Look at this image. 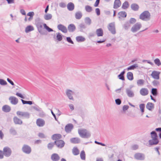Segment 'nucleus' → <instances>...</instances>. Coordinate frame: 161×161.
I'll return each instance as SVG.
<instances>
[{
	"instance_id": "nucleus-1",
	"label": "nucleus",
	"mask_w": 161,
	"mask_h": 161,
	"mask_svg": "<svg viewBox=\"0 0 161 161\" xmlns=\"http://www.w3.org/2000/svg\"><path fill=\"white\" fill-rule=\"evenodd\" d=\"M151 135L152 139L149 141V144L151 145L157 144L159 142V141L156 133L155 131H153L151 132Z\"/></svg>"
},
{
	"instance_id": "nucleus-2",
	"label": "nucleus",
	"mask_w": 161,
	"mask_h": 161,
	"mask_svg": "<svg viewBox=\"0 0 161 161\" xmlns=\"http://www.w3.org/2000/svg\"><path fill=\"white\" fill-rule=\"evenodd\" d=\"M42 20L39 18H36L35 21V24L39 33L42 35H44V33L42 31V25H43Z\"/></svg>"
},
{
	"instance_id": "nucleus-3",
	"label": "nucleus",
	"mask_w": 161,
	"mask_h": 161,
	"mask_svg": "<svg viewBox=\"0 0 161 161\" xmlns=\"http://www.w3.org/2000/svg\"><path fill=\"white\" fill-rule=\"evenodd\" d=\"M78 132L80 136L83 138H88L91 136L90 132L86 129L78 130Z\"/></svg>"
},
{
	"instance_id": "nucleus-4",
	"label": "nucleus",
	"mask_w": 161,
	"mask_h": 161,
	"mask_svg": "<svg viewBox=\"0 0 161 161\" xmlns=\"http://www.w3.org/2000/svg\"><path fill=\"white\" fill-rule=\"evenodd\" d=\"M139 18L143 21H149L151 19L150 13L148 11H145L140 14Z\"/></svg>"
},
{
	"instance_id": "nucleus-5",
	"label": "nucleus",
	"mask_w": 161,
	"mask_h": 161,
	"mask_svg": "<svg viewBox=\"0 0 161 161\" xmlns=\"http://www.w3.org/2000/svg\"><path fill=\"white\" fill-rule=\"evenodd\" d=\"M16 114L19 117L22 119L24 118L28 119L30 116L29 113L27 112L18 111L16 112Z\"/></svg>"
},
{
	"instance_id": "nucleus-6",
	"label": "nucleus",
	"mask_w": 161,
	"mask_h": 161,
	"mask_svg": "<svg viewBox=\"0 0 161 161\" xmlns=\"http://www.w3.org/2000/svg\"><path fill=\"white\" fill-rule=\"evenodd\" d=\"M142 26V24L140 22H137L132 27L131 31L133 33L139 31Z\"/></svg>"
},
{
	"instance_id": "nucleus-7",
	"label": "nucleus",
	"mask_w": 161,
	"mask_h": 161,
	"mask_svg": "<svg viewBox=\"0 0 161 161\" xmlns=\"http://www.w3.org/2000/svg\"><path fill=\"white\" fill-rule=\"evenodd\" d=\"M4 155L6 157H9L11 154L12 151L11 149L8 147H5L3 150Z\"/></svg>"
},
{
	"instance_id": "nucleus-8",
	"label": "nucleus",
	"mask_w": 161,
	"mask_h": 161,
	"mask_svg": "<svg viewBox=\"0 0 161 161\" xmlns=\"http://www.w3.org/2000/svg\"><path fill=\"white\" fill-rule=\"evenodd\" d=\"M134 158L136 160H143L145 159L144 154L141 153H137L134 155Z\"/></svg>"
},
{
	"instance_id": "nucleus-9",
	"label": "nucleus",
	"mask_w": 161,
	"mask_h": 161,
	"mask_svg": "<svg viewBox=\"0 0 161 161\" xmlns=\"http://www.w3.org/2000/svg\"><path fill=\"white\" fill-rule=\"evenodd\" d=\"M125 92L127 96L129 97H133L135 96L133 91L131 88H127L125 89Z\"/></svg>"
},
{
	"instance_id": "nucleus-10",
	"label": "nucleus",
	"mask_w": 161,
	"mask_h": 161,
	"mask_svg": "<svg viewBox=\"0 0 161 161\" xmlns=\"http://www.w3.org/2000/svg\"><path fill=\"white\" fill-rule=\"evenodd\" d=\"M108 28L109 31L112 34H114L116 33L115 24L114 22L109 24L108 26Z\"/></svg>"
},
{
	"instance_id": "nucleus-11",
	"label": "nucleus",
	"mask_w": 161,
	"mask_h": 161,
	"mask_svg": "<svg viewBox=\"0 0 161 161\" xmlns=\"http://www.w3.org/2000/svg\"><path fill=\"white\" fill-rule=\"evenodd\" d=\"M66 94L69 99L74 100V98L72 96V95L74 94L73 91L69 89H67L66 91Z\"/></svg>"
},
{
	"instance_id": "nucleus-12",
	"label": "nucleus",
	"mask_w": 161,
	"mask_h": 161,
	"mask_svg": "<svg viewBox=\"0 0 161 161\" xmlns=\"http://www.w3.org/2000/svg\"><path fill=\"white\" fill-rule=\"evenodd\" d=\"M160 73V72L159 71L154 70L152 72L151 75L153 79L156 80H159V75Z\"/></svg>"
},
{
	"instance_id": "nucleus-13",
	"label": "nucleus",
	"mask_w": 161,
	"mask_h": 161,
	"mask_svg": "<svg viewBox=\"0 0 161 161\" xmlns=\"http://www.w3.org/2000/svg\"><path fill=\"white\" fill-rule=\"evenodd\" d=\"M9 100L13 105H16L18 103V99L14 96H10L9 98Z\"/></svg>"
},
{
	"instance_id": "nucleus-14",
	"label": "nucleus",
	"mask_w": 161,
	"mask_h": 161,
	"mask_svg": "<svg viewBox=\"0 0 161 161\" xmlns=\"http://www.w3.org/2000/svg\"><path fill=\"white\" fill-rule=\"evenodd\" d=\"M22 150L24 153L28 154L30 153L31 152V148L26 145H24L22 147Z\"/></svg>"
},
{
	"instance_id": "nucleus-15",
	"label": "nucleus",
	"mask_w": 161,
	"mask_h": 161,
	"mask_svg": "<svg viewBox=\"0 0 161 161\" xmlns=\"http://www.w3.org/2000/svg\"><path fill=\"white\" fill-rule=\"evenodd\" d=\"M58 29L64 33H66L67 32V28L63 25L59 24L57 26Z\"/></svg>"
},
{
	"instance_id": "nucleus-16",
	"label": "nucleus",
	"mask_w": 161,
	"mask_h": 161,
	"mask_svg": "<svg viewBox=\"0 0 161 161\" xmlns=\"http://www.w3.org/2000/svg\"><path fill=\"white\" fill-rule=\"evenodd\" d=\"M54 143L59 148L63 147L64 145V141L62 140H57L55 141Z\"/></svg>"
},
{
	"instance_id": "nucleus-17",
	"label": "nucleus",
	"mask_w": 161,
	"mask_h": 161,
	"mask_svg": "<svg viewBox=\"0 0 161 161\" xmlns=\"http://www.w3.org/2000/svg\"><path fill=\"white\" fill-rule=\"evenodd\" d=\"M36 123L38 126L42 127L44 125L45 122L43 119L39 118L37 119Z\"/></svg>"
},
{
	"instance_id": "nucleus-18",
	"label": "nucleus",
	"mask_w": 161,
	"mask_h": 161,
	"mask_svg": "<svg viewBox=\"0 0 161 161\" xmlns=\"http://www.w3.org/2000/svg\"><path fill=\"white\" fill-rule=\"evenodd\" d=\"M140 93L142 96H145L148 94V91L147 88H141L140 90Z\"/></svg>"
},
{
	"instance_id": "nucleus-19",
	"label": "nucleus",
	"mask_w": 161,
	"mask_h": 161,
	"mask_svg": "<svg viewBox=\"0 0 161 161\" xmlns=\"http://www.w3.org/2000/svg\"><path fill=\"white\" fill-rule=\"evenodd\" d=\"M73 127V125L72 124H68L65 127V130L66 132L69 133L70 132Z\"/></svg>"
},
{
	"instance_id": "nucleus-20",
	"label": "nucleus",
	"mask_w": 161,
	"mask_h": 161,
	"mask_svg": "<svg viewBox=\"0 0 161 161\" xmlns=\"http://www.w3.org/2000/svg\"><path fill=\"white\" fill-rule=\"evenodd\" d=\"M51 158L53 161H58L60 159V157L57 154L53 153L51 155Z\"/></svg>"
},
{
	"instance_id": "nucleus-21",
	"label": "nucleus",
	"mask_w": 161,
	"mask_h": 161,
	"mask_svg": "<svg viewBox=\"0 0 161 161\" xmlns=\"http://www.w3.org/2000/svg\"><path fill=\"white\" fill-rule=\"evenodd\" d=\"M68 29L69 32H73L75 30L76 27L74 24H70L68 27Z\"/></svg>"
},
{
	"instance_id": "nucleus-22",
	"label": "nucleus",
	"mask_w": 161,
	"mask_h": 161,
	"mask_svg": "<svg viewBox=\"0 0 161 161\" xmlns=\"http://www.w3.org/2000/svg\"><path fill=\"white\" fill-rule=\"evenodd\" d=\"M34 29L33 26L29 25L27 26L25 28V32L26 33H28L30 31H33Z\"/></svg>"
},
{
	"instance_id": "nucleus-23",
	"label": "nucleus",
	"mask_w": 161,
	"mask_h": 161,
	"mask_svg": "<svg viewBox=\"0 0 161 161\" xmlns=\"http://www.w3.org/2000/svg\"><path fill=\"white\" fill-rule=\"evenodd\" d=\"M121 5V3L119 0H115L114 3V8H117L120 6Z\"/></svg>"
},
{
	"instance_id": "nucleus-24",
	"label": "nucleus",
	"mask_w": 161,
	"mask_h": 161,
	"mask_svg": "<svg viewBox=\"0 0 161 161\" xmlns=\"http://www.w3.org/2000/svg\"><path fill=\"white\" fill-rule=\"evenodd\" d=\"M82 16V14L80 11H78L75 14V18L77 19H80Z\"/></svg>"
},
{
	"instance_id": "nucleus-25",
	"label": "nucleus",
	"mask_w": 161,
	"mask_h": 161,
	"mask_svg": "<svg viewBox=\"0 0 161 161\" xmlns=\"http://www.w3.org/2000/svg\"><path fill=\"white\" fill-rule=\"evenodd\" d=\"M96 33L98 36H102L103 34V31L102 28L97 29L96 31Z\"/></svg>"
},
{
	"instance_id": "nucleus-26",
	"label": "nucleus",
	"mask_w": 161,
	"mask_h": 161,
	"mask_svg": "<svg viewBox=\"0 0 161 161\" xmlns=\"http://www.w3.org/2000/svg\"><path fill=\"white\" fill-rule=\"evenodd\" d=\"M14 121L15 124L21 125L22 123V121L16 117L14 118Z\"/></svg>"
},
{
	"instance_id": "nucleus-27",
	"label": "nucleus",
	"mask_w": 161,
	"mask_h": 161,
	"mask_svg": "<svg viewBox=\"0 0 161 161\" xmlns=\"http://www.w3.org/2000/svg\"><path fill=\"white\" fill-rule=\"evenodd\" d=\"M138 65L137 64H134L129 67H128L126 69L128 70H134L136 69H138Z\"/></svg>"
},
{
	"instance_id": "nucleus-28",
	"label": "nucleus",
	"mask_w": 161,
	"mask_h": 161,
	"mask_svg": "<svg viewBox=\"0 0 161 161\" xmlns=\"http://www.w3.org/2000/svg\"><path fill=\"white\" fill-rule=\"evenodd\" d=\"M76 40L78 42H82L85 41V38L82 36H78L76 37Z\"/></svg>"
},
{
	"instance_id": "nucleus-29",
	"label": "nucleus",
	"mask_w": 161,
	"mask_h": 161,
	"mask_svg": "<svg viewBox=\"0 0 161 161\" xmlns=\"http://www.w3.org/2000/svg\"><path fill=\"white\" fill-rule=\"evenodd\" d=\"M70 141L72 143L76 144L79 143L80 142V139L77 137L73 138L70 139Z\"/></svg>"
},
{
	"instance_id": "nucleus-30",
	"label": "nucleus",
	"mask_w": 161,
	"mask_h": 161,
	"mask_svg": "<svg viewBox=\"0 0 161 161\" xmlns=\"http://www.w3.org/2000/svg\"><path fill=\"white\" fill-rule=\"evenodd\" d=\"M2 110L5 112H8L10 111L11 108L8 105H5L3 106Z\"/></svg>"
},
{
	"instance_id": "nucleus-31",
	"label": "nucleus",
	"mask_w": 161,
	"mask_h": 161,
	"mask_svg": "<svg viewBox=\"0 0 161 161\" xmlns=\"http://www.w3.org/2000/svg\"><path fill=\"white\" fill-rule=\"evenodd\" d=\"M67 7L68 10L69 11H72L74 8V5L72 3H69L67 4Z\"/></svg>"
},
{
	"instance_id": "nucleus-32",
	"label": "nucleus",
	"mask_w": 161,
	"mask_h": 161,
	"mask_svg": "<svg viewBox=\"0 0 161 161\" xmlns=\"http://www.w3.org/2000/svg\"><path fill=\"white\" fill-rule=\"evenodd\" d=\"M61 137V136L59 134H55L53 135L52 136V139L53 140H57Z\"/></svg>"
},
{
	"instance_id": "nucleus-33",
	"label": "nucleus",
	"mask_w": 161,
	"mask_h": 161,
	"mask_svg": "<svg viewBox=\"0 0 161 161\" xmlns=\"http://www.w3.org/2000/svg\"><path fill=\"white\" fill-rule=\"evenodd\" d=\"M154 107L153 104L151 103H148L146 105V108L149 110H151Z\"/></svg>"
},
{
	"instance_id": "nucleus-34",
	"label": "nucleus",
	"mask_w": 161,
	"mask_h": 161,
	"mask_svg": "<svg viewBox=\"0 0 161 161\" xmlns=\"http://www.w3.org/2000/svg\"><path fill=\"white\" fill-rule=\"evenodd\" d=\"M127 77L129 80H132L133 79V73L130 72H128L127 74Z\"/></svg>"
},
{
	"instance_id": "nucleus-35",
	"label": "nucleus",
	"mask_w": 161,
	"mask_h": 161,
	"mask_svg": "<svg viewBox=\"0 0 161 161\" xmlns=\"http://www.w3.org/2000/svg\"><path fill=\"white\" fill-rule=\"evenodd\" d=\"M52 17V15L51 14H47L44 16V18L46 20H49L51 19Z\"/></svg>"
},
{
	"instance_id": "nucleus-36",
	"label": "nucleus",
	"mask_w": 161,
	"mask_h": 161,
	"mask_svg": "<svg viewBox=\"0 0 161 161\" xmlns=\"http://www.w3.org/2000/svg\"><path fill=\"white\" fill-rule=\"evenodd\" d=\"M85 23L88 25H90L92 23L91 19L89 17H86L84 19Z\"/></svg>"
},
{
	"instance_id": "nucleus-37",
	"label": "nucleus",
	"mask_w": 161,
	"mask_h": 161,
	"mask_svg": "<svg viewBox=\"0 0 161 161\" xmlns=\"http://www.w3.org/2000/svg\"><path fill=\"white\" fill-rule=\"evenodd\" d=\"M72 153L75 155H77L79 154V151L76 147H74L72 149Z\"/></svg>"
},
{
	"instance_id": "nucleus-38",
	"label": "nucleus",
	"mask_w": 161,
	"mask_h": 161,
	"mask_svg": "<svg viewBox=\"0 0 161 161\" xmlns=\"http://www.w3.org/2000/svg\"><path fill=\"white\" fill-rule=\"evenodd\" d=\"M131 9L134 11L137 10L139 8L138 5L136 4H133L131 6Z\"/></svg>"
},
{
	"instance_id": "nucleus-39",
	"label": "nucleus",
	"mask_w": 161,
	"mask_h": 161,
	"mask_svg": "<svg viewBox=\"0 0 161 161\" xmlns=\"http://www.w3.org/2000/svg\"><path fill=\"white\" fill-rule=\"evenodd\" d=\"M125 69L121 73L118 75V78L122 80H125V78L124 76V75L125 73Z\"/></svg>"
},
{
	"instance_id": "nucleus-40",
	"label": "nucleus",
	"mask_w": 161,
	"mask_h": 161,
	"mask_svg": "<svg viewBox=\"0 0 161 161\" xmlns=\"http://www.w3.org/2000/svg\"><path fill=\"white\" fill-rule=\"evenodd\" d=\"M9 131L10 134L13 135L14 136L17 135V132L14 128H11Z\"/></svg>"
},
{
	"instance_id": "nucleus-41",
	"label": "nucleus",
	"mask_w": 161,
	"mask_h": 161,
	"mask_svg": "<svg viewBox=\"0 0 161 161\" xmlns=\"http://www.w3.org/2000/svg\"><path fill=\"white\" fill-rule=\"evenodd\" d=\"M56 38L57 40L59 41H61L62 39V36L60 33H56Z\"/></svg>"
},
{
	"instance_id": "nucleus-42",
	"label": "nucleus",
	"mask_w": 161,
	"mask_h": 161,
	"mask_svg": "<svg viewBox=\"0 0 161 161\" xmlns=\"http://www.w3.org/2000/svg\"><path fill=\"white\" fill-rule=\"evenodd\" d=\"M80 157L81 159L83 160H85L86 158V154L84 150L81 151L80 153Z\"/></svg>"
},
{
	"instance_id": "nucleus-43",
	"label": "nucleus",
	"mask_w": 161,
	"mask_h": 161,
	"mask_svg": "<svg viewBox=\"0 0 161 161\" xmlns=\"http://www.w3.org/2000/svg\"><path fill=\"white\" fill-rule=\"evenodd\" d=\"M130 26V24L129 22H126L123 25V28L125 30L128 29Z\"/></svg>"
},
{
	"instance_id": "nucleus-44",
	"label": "nucleus",
	"mask_w": 161,
	"mask_h": 161,
	"mask_svg": "<svg viewBox=\"0 0 161 161\" xmlns=\"http://www.w3.org/2000/svg\"><path fill=\"white\" fill-rule=\"evenodd\" d=\"M154 62L155 64L159 66L161 65V62L159 59L157 58L154 60Z\"/></svg>"
},
{
	"instance_id": "nucleus-45",
	"label": "nucleus",
	"mask_w": 161,
	"mask_h": 161,
	"mask_svg": "<svg viewBox=\"0 0 161 161\" xmlns=\"http://www.w3.org/2000/svg\"><path fill=\"white\" fill-rule=\"evenodd\" d=\"M85 8L86 11L88 12H90L92 10V7L89 5H86Z\"/></svg>"
},
{
	"instance_id": "nucleus-46",
	"label": "nucleus",
	"mask_w": 161,
	"mask_h": 161,
	"mask_svg": "<svg viewBox=\"0 0 161 161\" xmlns=\"http://www.w3.org/2000/svg\"><path fill=\"white\" fill-rule=\"evenodd\" d=\"M129 6L128 3L126 1L123 4L122 8L124 9H126L128 8Z\"/></svg>"
},
{
	"instance_id": "nucleus-47",
	"label": "nucleus",
	"mask_w": 161,
	"mask_h": 161,
	"mask_svg": "<svg viewBox=\"0 0 161 161\" xmlns=\"http://www.w3.org/2000/svg\"><path fill=\"white\" fill-rule=\"evenodd\" d=\"M144 81L142 79H140L137 80V83L138 86H141L143 85Z\"/></svg>"
},
{
	"instance_id": "nucleus-48",
	"label": "nucleus",
	"mask_w": 161,
	"mask_h": 161,
	"mask_svg": "<svg viewBox=\"0 0 161 161\" xmlns=\"http://www.w3.org/2000/svg\"><path fill=\"white\" fill-rule=\"evenodd\" d=\"M43 26L45 29L47 30L49 32L53 31V30L50 28L46 24L44 23L43 24Z\"/></svg>"
},
{
	"instance_id": "nucleus-49",
	"label": "nucleus",
	"mask_w": 161,
	"mask_h": 161,
	"mask_svg": "<svg viewBox=\"0 0 161 161\" xmlns=\"http://www.w3.org/2000/svg\"><path fill=\"white\" fill-rule=\"evenodd\" d=\"M145 107V105L143 103L139 105V108L141 112L143 113L144 112V109Z\"/></svg>"
},
{
	"instance_id": "nucleus-50",
	"label": "nucleus",
	"mask_w": 161,
	"mask_h": 161,
	"mask_svg": "<svg viewBox=\"0 0 161 161\" xmlns=\"http://www.w3.org/2000/svg\"><path fill=\"white\" fill-rule=\"evenodd\" d=\"M118 14L120 16L123 17H125L126 16V13L125 12H120Z\"/></svg>"
},
{
	"instance_id": "nucleus-51",
	"label": "nucleus",
	"mask_w": 161,
	"mask_h": 161,
	"mask_svg": "<svg viewBox=\"0 0 161 161\" xmlns=\"http://www.w3.org/2000/svg\"><path fill=\"white\" fill-rule=\"evenodd\" d=\"M79 27L81 30L85 29L86 28V25L83 23L80 24L79 25Z\"/></svg>"
},
{
	"instance_id": "nucleus-52",
	"label": "nucleus",
	"mask_w": 161,
	"mask_h": 161,
	"mask_svg": "<svg viewBox=\"0 0 161 161\" xmlns=\"http://www.w3.org/2000/svg\"><path fill=\"white\" fill-rule=\"evenodd\" d=\"M151 93L154 96H156L157 94V89L156 88H153L152 89Z\"/></svg>"
},
{
	"instance_id": "nucleus-53",
	"label": "nucleus",
	"mask_w": 161,
	"mask_h": 161,
	"mask_svg": "<svg viewBox=\"0 0 161 161\" xmlns=\"http://www.w3.org/2000/svg\"><path fill=\"white\" fill-rule=\"evenodd\" d=\"M33 108L34 109L38 112H41L42 111V109L38 106H34Z\"/></svg>"
},
{
	"instance_id": "nucleus-54",
	"label": "nucleus",
	"mask_w": 161,
	"mask_h": 161,
	"mask_svg": "<svg viewBox=\"0 0 161 161\" xmlns=\"http://www.w3.org/2000/svg\"><path fill=\"white\" fill-rule=\"evenodd\" d=\"M0 84L2 85H5L7 84V82L4 80L0 79Z\"/></svg>"
},
{
	"instance_id": "nucleus-55",
	"label": "nucleus",
	"mask_w": 161,
	"mask_h": 161,
	"mask_svg": "<svg viewBox=\"0 0 161 161\" xmlns=\"http://www.w3.org/2000/svg\"><path fill=\"white\" fill-rule=\"evenodd\" d=\"M136 22V19L134 18H131L129 20V23L131 24H133L135 23Z\"/></svg>"
},
{
	"instance_id": "nucleus-56",
	"label": "nucleus",
	"mask_w": 161,
	"mask_h": 161,
	"mask_svg": "<svg viewBox=\"0 0 161 161\" xmlns=\"http://www.w3.org/2000/svg\"><path fill=\"white\" fill-rule=\"evenodd\" d=\"M54 143H49L47 145V147L49 149H51L54 145Z\"/></svg>"
},
{
	"instance_id": "nucleus-57",
	"label": "nucleus",
	"mask_w": 161,
	"mask_h": 161,
	"mask_svg": "<svg viewBox=\"0 0 161 161\" xmlns=\"http://www.w3.org/2000/svg\"><path fill=\"white\" fill-rule=\"evenodd\" d=\"M66 40L69 43H71L72 44H74V42L72 40L71 38L70 37H67Z\"/></svg>"
},
{
	"instance_id": "nucleus-58",
	"label": "nucleus",
	"mask_w": 161,
	"mask_h": 161,
	"mask_svg": "<svg viewBox=\"0 0 161 161\" xmlns=\"http://www.w3.org/2000/svg\"><path fill=\"white\" fill-rule=\"evenodd\" d=\"M59 6L61 8H64L66 7V4L63 2L60 3H59Z\"/></svg>"
},
{
	"instance_id": "nucleus-59",
	"label": "nucleus",
	"mask_w": 161,
	"mask_h": 161,
	"mask_svg": "<svg viewBox=\"0 0 161 161\" xmlns=\"http://www.w3.org/2000/svg\"><path fill=\"white\" fill-rule=\"evenodd\" d=\"M115 101L116 104L118 105H119L121 103V101L119 99H116Z\"/></svg>"
},
{
	"instance_id": "nucleus-60",
	"label": "nucleus",
	"mask_w": 161,
	"mask_h": 161,
	"mask_svg": "<svg viewBox=\"0 0 161 161\" xmlns=\"http://www.w3.org/2000/svg\"><path fill=\"white\" fill-rule=\"evenodd\" d=\"M16 96H17L19 97L22 98H23V99L24 98V97L20 93H19L18 92H17L16 94Z\"/></svg>"
},
{
	"instance_id": "nucleus-61",
	"label": "nucleus",
	"mask_w": 161,
	"mask_h": 161,
	"mask_svg": "<svg viewBox=\"0 0 161 161\" xmlns=\"http://www.w3.org/2000/svg\"><path fill=\"white\" fill-rule=\"evenodd\" d=\"M69 106L70 109V110L71 111H73L74 109V105L73 104H69Z\"/></svg>"
},
{
	"instance_id": "nucleus-62",
	"label": "nucleus",
	"mask_w": 161,
	"mask_h": 161,
	"mask_svg": "<svg viewBox=\"0 0 161 161\" xmlns=\"http://www.w3.org/2000/svg\"><path fill=\"white\" fill-rule=\"evenodd\" d=\"M129 108V107L128 105H124L123 107V110L124 111H125L127 110Z\"/></svg>"
},
{
	"instance_id": "nucleus-63",
	"label": "nucleus",
	"mask_w": 161,
	"mask_h": 161,
	"mask_svg": "<svg viewBox=\"0 0 161 161\" xmlns=\"http://www.w3.org/2000/svg\"><path fill=\"white\" fill-rule=\"evenodd\" d=\"M34 13L33 12H29L27 14V15L28 16H30V17H33V16L34 15Z\"/></svg>"
},
{
	"instance_id": "nucleus-64",
	"label": "nucleus",
	"mask_w": 161,
	"mask_h": 161,
	"mask_svg": "<svg viewBox=\"0 0 161 161\" xmlns=\"http://www.w3.org/2000/svg\"><path fill=\"white\" fill-rule=\"evenodd\" d=\"M4 154L2 151L0 150V159H2L3 158Z\"/></svg>"
}]
</instances>
